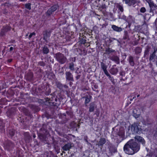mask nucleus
<instances>
[{
	"instance_id": "nucleus-7",
	"label": "nucleus",
	"mask_w": 157,
	"mask_h": 157,
	"mask_svg": "<svg viewBox=\"0 0 157 157\" xmlns=\"http://www.w3.org/2000/svg\"><path fill=\"white\" fill-rule=\"evenodd\" d=\"M66 78L67 80L71 81H74L72 74L70 71H67L65 73Z\"/></svg>"
},
{
	"instance_id": "nucleus-63",
	"label": "nucleus",
	"mask_w": 157,
	"mask_h": 157,
	"mask_svg": "<svg viewBox=\"0 0 157 157\" xmlns=\"http://www.w3.org/2000/svg\"><path fill=\"white\" fill-rule=\"evenodd\" d=\"M19 0L20 1H25V0Z\"/></svg>"
},
{
	"instance_id": "nucleus-56",
	"label": "nucleus",
	"mask_w": 157,
	"mask_h": 157,
	"mask_svg": "<svg viewBox=\"0 0 157 157\" xmlns=\"http://www.w3.org/2000/svg\"><path fill=\"white\" fill-rule=\"evenodd\" d=\"M31 33L32 34V35H35V34H36L34 32H33Z\"/></svg>"
},
{
	"instance_id": "nucleus-53",
	"label": "nucleus",
	"mask_w": 157,
	"mask_h": 157,
	"mask_svg": "<svg viewBox=\"0 0 157 157\" xmlns=\"http://www.w3.org/2000/svg\"><path fill=\"white\" fill-rule=\"evenodd\" d=\"M33 35H32V34H31V33L30 35H29V39H30L32 37V36H33Z\"/></svg>"
},
{
	"instance_id": "nucleus-50",
	"label": "nucleus",
	"mask_w": 157,
	"mask_h": 157,
	"mask_svg": "<svg viewBox=\"0 0 157 157\" xmlns=\"http://www.w3.org/2000/svg\"><path fill=\"white\" fill-rule=\"evenodd\" d=\"M80 76L81 75H78L76 77V79L78 80V79H79L80 78Z\"/></svg>"
},
{
	"instance_id": "nucleus-40",
	"label": "nucleus",
	"mask_w": 157,
	"mask_h": 157,
	"mask_svg": "<svg viewBox=\"0 0 157 157\" xmlns=\"http://www.w3.org/2000/svg\"><path fill=\"white\" fill-rule=\"evenodd\" d=\"M118 9L121 12H123V7L120 5H119L118 6Z\"/></svg>"
},
{
	"instance_id": "nucleus-42",
	"label": "nucleus",
	"mask_w": 157,
	"mask_h": 157,
	"mask_svg": "<svg viewBox=\"0 0 157 157\" xmlns=\"http://www.w3.org/2000/svg\"><path fill=\"white\" fill-rule=\"evenodd\" d=\"M66 113L68 115V116H69L71 117H72V113L70 112L67 111L66 112Z\"/></svg>"
},
{
	"instance_id": "nucleus-59",
	"label": "nucleus",
	"mask_w": 157,
	"mask_h": 157,
	"mask_svg": "<svg viewBox=\"0 0 157 157\" xmlns=\"http://www.w3.org/2000/svg\"><path fill=\"white\" fill-rule=\"evenodd\" d=\"M106 26V25H105V24H103V25H102V27L103 28L104 26Z\"/></svg>"
},
{
	"instance_id": "nucleus-4",
	"label": "nucleus",
	"mask_w": 157,
	"mask_h": 157,
	"mask_svg": "<svg viewBox=\"0 0 157 157\" xmlns=\"http://www.w3.org/2000/svg\"><path fill=\"white\" fill-rule=\"evenodd\" d=\"M14 146V144L10 140L6 141L4 144V148L8 151L12 150Z\"/></svg>"
},
{
	"instance_id": "nucleus-49",
	"label": "nucleus",
	"mask_w": 157,
	"mask_h": 157,
	"mask_svg": "<svg viewBox=\"0 0 157 157\" xmlns=\"http://www.w3.org/2000/svg\"><path fill=\"white\" fill-rule=\"evenodd\" d=\"M102 9H105L106 8V6L105 4L101 6V7Z\"/></svg>"
},
{
	"instance_id": "nucleus-22",
	"label": "nucleus",
	"mask_w": 157,
	"mask_h": 157,
	"mask_svg": "<svg viewBox=\"0 0 157 157\" xmlns=\"http://www.w3.org/2000/svg\"><path fill=\"white\" fill-rule=\"evenodd\" d=\"M43 52L44 54H47L49 52V50L47 46H44L43 48Z\"/></svg>"
},
{
	"instance_id": "nucleus-35",
	"label": "nucleus",
	"mask_w": 157,
	"mask_h": 157,
	"mask_svg": "<svg viewBox=\"0 0 157 157\" xmlns=\"http://www.w3.org/2000/svg\"><path fill=\"white\" fill-rule=\"evenodd\" d=\"M128 33L127 31H125L124 32V39L125 40L128 39Z\"/></svg>"
},
{
	"instance_id": "nucleus-33",
	"label": "nucleus",
	"mask_w": 157,
	"mask_h": 157,
	"mask_svg": "<svg viewBox=\"0 0 157 157\" xmlns=\"http://www.w3.org/2000/svg\"><path fill=\"white\" fill-rule=\"evenodd\" d=\"M101 68L103 69V71L106 70L107 66L105 63L103 62H102L101 63Z\"/></svg>"
},
{
	"instance_id": "nucleus-19",
	"label": "nucleus",
	"mask_w": 157,
	"mask_h": 157,
	"mask_svg": "<svg viewBox=\"0 0 157 157\" xmlns=\"http://www.w3.org/2000/svg\"><path fill=\"white\" fill-rule=\"evenodd\" d=\"M38 137L41 140H45L46 136L44 134L39 133L38 134Z\"/></svg>"
},
{
	"instance_id": "nucleus-28",
	"label": "nucleus",
	"mask_w": 157,
	"mask_h": 157,
	"mask_svg": "<svg viewBox=\"0 0 157 157\" xmlns=\"http://www.w3.org/2000/svg\"><path fill=\"white\" fill-rule=\"evenodd\" d=\"M149 5L151 8V10H154L156 6L154 3L151 2H150V3H149Z\"/></svg>"
},
{
	"instance_id": "nucleus-9",
	"label": "nucleus",
	"mask_w": 157,
	"mask_h": 157,
	"mask_svg": "<svg viewBox=\"0 0 157 157\" xmlns=\"http://www.w3.org/2000/svg\"><path fill=\"white\" fill-rule=\"evenodd\" d=\"M114 136L115 137V139L116 140L117 143H120L123 140L124 137V136L118 135H115Z\"/></svg>"
},
{
	"instance_id": "nucleus-60",
	"label": "nucleus",
	"mask_w": 157,
	"mask_h": 157,
	"mask_svg": "<svg viewBox=\"0 0 157 157\" xmlns=\"http://www.w3.org/2000/svg\"><path fill=\"white\" fill-rule=\"evenodd\" d=\"M36 135L35 134H33V138H35L36 137Z\"/></svg>"
},
{
	"instance_id": "nucleus-51",
	"label": "nucleus",
	"mask_w": 157,
	"mask_h": 157,
	"mask_svg": "<svg viewBox=\"0 0 157 157\" xmlns=\"http://www.w3.org/2000/svg\"><path fill=\"white\" fill-rule=\"evenodd\" d=\"M12 59H8L7 61L9 63H10L11 62H12Z\"/></svg>"
},
{
	"instance_id": "nucleus-52",
	"label": "nucleus",
	"mask_w": 157,
	"mask_h": 157,
	"mask_svg": "<svg viewBox=\"0 0 157 157\" xmlns=\"http://www.w3.org/2000/svg\"><path fill=\"white\" fill-rule=\"evenodd\" d=\"M94 87L95 88V89H97L98 87V86L95 85L94 86Z\"/></svg>"
},
{
	"instance_id": "nucleus-46",
	"label": "nucleus",
	"mask_w": 157,
	"mask_h": 157,
	"mask_svg": "<svg viewBox=\"0 0 157 157\" xmlns=\"http://www.w3.org/2000/svg\"><path fill=\"white\" fill-rule=\"evenodd\" d=\"M113 149V148L111 147H110L109 148V150L111 151V153H112V152H115V151H112V149Z\"/></svg>"
},
{
	"instance_id": "nucleus-11",
	"label": "nucleus",
	"mask_w": 157,
	"mask_h": 157,
	"mask_svg": "<svg viewBox=\"0 0 157 157\" xmlns=\"http://www.w3.org/2000/svg\"><path fill=\"white\" fill-rule=\"evenodd\" d=\"M135 138L138 141L141 143L143 145H144L145 144V141L142 137L137 136L135 137Z\"/></svg>"
},
{
	"instance_id": "nucleus-31",
	"label": "nucleus",
	"mask_w": 157,
	"mask_h": 157,
	"mask_svg": "<svg viewBox=\"0 0 157 157\" xmlns=\"http://www.w3.org/2000/svg\"><path fill=\"white\" fill-rule=\"evenodd\" d=\"M145 123L147 124H150L152 123V121L149 118H147L145 121Z\"/></svg>"
},
{
	"instance_id": "nucleus-58",
	"label": "nucleus",
	"mask_w": 157,
	"mask_h": 157,
	"mask_svg": "<svg viewBox=\"0 0 157 157\" xmlns=\"http://www.w3.org/2000/svg\"><path fill=\"white\" fill-rule=\"evenodd\" d=\"M62 116H66V114L65 113H63L62 114Z\"/></svg>"
},
{
	"instance_id": "nucleus-16",
	"label": "nucleus",
	"mask_w": 157,
	"mask_h": 157,
	"mask_svg": "<svg viewBox=\"0 0 157 157\" xmlns=\"http://www.w3.org/2000/svg\"><path fill=\"white\" fill-rule=\"evenodd\" d=\"M118 71V69L116 68H112L110 70V72L113 75L116 74Z\"/></svg>"
},
{
	"instance_id": "nucleus-32",
	"label": "nucleus",
	"mask_w": 157,
	"mask_h": 157,
	"mask_svg": "<svg viewBox=\"0 0 157 157\" xmlns=\"http://www.w3.org/2000/svg\"><path fill=\"white\" fill-rule=\"evenodd\" d=\"M135 3V1L134 0H130L128 2V3H127L126 4H128V5L130 6L131 5H133Z\"/></svg>"
},
{
	"instance_id": "nucleus-44",
	"label": "nucleus",
	"mask_w": 157,
	"mask_h": 157,
	"mask_svg": "<svg viewBox=\"0 0 157 157\" xmlns=\"http://www.w3.org/2000/svg\"><path fill=\"white\" fill-rule=\"evenodd\" d=\"M84 140H85V141L87 143V144H91L90 143L88 142V141L87 140V136H85L84 137Z\"/></svg>"
},
{
	"instance_id": "nucleus-47",
	"label": "nucleus",
	"mask_w": 157,
	"mask_h": 157,
	"mask_svg": "<svg viewBox=\"0 0 157 157\" xmlns=\"http://www.w3.org/2000/svg\"><path fill=\"white\" fill-rule=\"evenodd\" d=\"M120 75L121 76H123L125 75L124 72L123 71L120 72Z\"/></svg>"
},
{
	"instance_id": "nucleus-37",
	"label": "nucleus",
	"mask_w": 157,
	"mask_h": 157,
	"mask_svg": "<svg viewBox=\"0 0 157 157\" xmlns=\"http://www.w3.org/2000/svg\"><path fill=\"white\" fill-rule=\"evenodd\" d=\"M25 7L26 8L28 9L29 10H30L31 9V4L30 3H28L26 4L25 5Z\"/></svg>"
},
{
	"instance_id": "nucleus-18",
	"label": "nucleus",
	"mask_w": 157,
	"mask_h": 157,
	"mask_svg": "<svg viewBox=\"0 0 157 157\" xmlns=\"http://www.w3.org/2000/svg\"><path fill=\"white\" fill-rule=\"evenodd\" d=\"M151 49V48L149 46H147L146 48V50L144 52V56L146 57L149 54V52Z\"/></svg>"
},
{
	"instance_id": "nucleus-55",
	"label": "nucleus",
	"mask_w": 157,
	"mask_h": 157,
	"mask_svg": "<svg viewBox=\"0 0 157 157\" xmlns=\"http://www.w3.org/2000/svg\"><path fill=\"white\" fill-rule=\"evenodd\" d=\"M9 4H5V6L6 7H8L9 6Z\"/></svg>"
},
{
	"instance_id": "nucleus-62",
	"label": "nucleus",
	"mask_w": 157,
	"mask_h": 157,
	"mask_svg": "<svg viewBox=\"0 0 157 157\" xmlns=\"http://www.w3.org/2000/svg\"><path fill=\"white\" fill-rule=\"evenodd\" d=\"M109 14L111 15V16H112V15H113V14L112 13H109Z\"/></svg>"
},
{
	"instance_id": "nucleus-30",
	"label": "nucleus",
	"mask_w": 157,
	"mask_h": 157,
	"mask_svg": "<svg viewBox=\"0 0 157 157\" xmlns=\"http://www.w3.org/2000/svg\"><path fill=\"white\" fill-rule=\"evenodd\" d=\"M69 68L71 71H74L75 70L74 64L73 63H71L69 64Z\"/></svg>"
},
{
	"instance_id": "nucleus-12",
	"label": "nucleus",
	"mask_w": 157,
	"mask_h": 157,
	"mask_svg": "<svg viewBox=\"0 0 157 157\" xmlns=\"http://www.w3.org/2000/svg\"><path fill=\"white\" fill-rule=\"evenodd\" d=\"M106 142V140L104 138H101L100 139L99 142H97L96 145L98 146H102Z\"/></svg>"
},
{
	"instance_id": "nucleus-45",
	"label": "nucleus",
	"mask_w": 157,
	"mask_h": 157,
	"mask_svg": "<svg viewBox=\"0 0 157 157\" xmlns=\"http://www.w3.org/2000/svg\"><path fill=\"white\" fill-rule=\"evenodd\" d=\"M39 64L41 66H44L45 65V64L43 62H40L39 63Z\"/></svg>"
},
{
	"instance_id": "nucleus-34",
	"label": "nucleus",
	"mask_w": 157,
	"mask_h": 157,
	"mask_svg": "<svg viewBox=\"0 0 157 157\" xmlns=\"http://www.w3.org/2000/svg\"><path fill=\"white\" fill-rule=\"evenodd\" d=\"M119 18L120 19H123L124 20L127 21L126 17L124 15L120 14L119 16Z\"/></svg>"
},
{
	"instance_id": "nucleus-3",
	"label": "nucleus",
	"mask_w": 157,
	"mask_h": 157,
	"mask_svg": "<svg viewBox=\"0 0 157 157\" xmlns=\"http://www.w3.org/2000/svg\"><path fill=\"white\" fill-rule=\"evenodd\" d=\"M55 57L56 60L61 64H63L65 63L67 59L64 55L61 53L58 52L55 54Z\"/></svg>"
},
{
	"instance_id": "nucleus-54",
	"label": "nucleus",
	"mask_w": 157,
	"mask_h": 157,
	"mask_svg": "<svg viewBox=\"0 0 157 157\" xmlns=\"http://www.w3.org/2000/svg\"><path fill=\"white\" fill-rule=\"evenodd\" d=\"M13 49V48L12 47H10V51H12Z\"/></svg>"
},
{
	"instance_id": "nucleus-41",
	"label": "nucleus",
	"mask_w": 157,
	"mask_h": 157,
	"mask_svg": "<svg viewBox=\"0 0 157 157\" xmlns=\"http://www.w3.org/2000/svg\"><path fill=\"white\" fill-rule=\"evenodd\" d=\"M146 9L144 7H142L140 10V12L141 13H144L146 11Z\"/></svg>"
},
{
	"instance_id": "nucleus-10",
	"label": "nucleus",
	"mask_w": 157,
	"mask_h": 157,
	"mask_svg": "<svg viewBox=\"0 0 157 157\" xmlns=\"http://www.w3.org/2000/svg\"><path fill=\"white\" fill-rule=\"evenodd\" d=\"M50 31H48V30L45 31L44 32V40L46 41L48 38L50 36Z\"/></svg>"
},
{
	"instance_id": "nucleus-8",
	"label": "nucleus",
	"mask_w": 157,
	"mask_h": 157,
	"mask_svg": "<svg viewBox=\"0 0 157 157\" xmlns=\"http://www.w3.org/2000/svg\"><path fill=\"white\" fill-rule=\"evenodd\" d=\"M72 144L71 143H67L62 147V149L63 151H69L72 147Z\"/></svg>"
},
{
	"instance_id": "nucleus-20",
	"label": "nucleus",
	"mask_w": 157,
	"mask_h": 157,
	"mask_svg": "<svg viewBox=\"0 0 157 157\" xmlns=\"http://www.w3.org/2000/svg\"><path fill=\"white\" fill-rule=\"evenodd\" d=\"M4 127V125L3 122L1 121H0V132H4L5 131Z\"/></svg>"
},
{
	"instance_id": "nucleus-29",
	"label": "nucleus",
	"mask_w": 157,
	"mask_h": 157,
	"mask_svg": "<svg viewBox=\"0 0 157 157\" xmlns=\"http://www.w3.org/2000/svg\"><path fill=\"white\" fill-rule=\"evenodd\" d=\"M115 51V50H112L110 48H106L105 50V52H106V53L107 54H109L111 53L114 52Z\"/></svg>"
},
{
	"instance_id": "nucleus-13",
	"label": "nucleus",
	"mask_w": 157,
	"mask_h": 157,
	"mask_svg": "<svg viewBox=\"0 0 157 157\" xmlns=\"http://www.w3.org/2000/svg\"><path fill=\"white\" fill-rule=\"evenodd\" d=\"M10 30V28L8 26H6L5 27H3L1 31V35L2 36H3L5 35V33Z\"/></svg>"
},
{
	"instance_id": "nucleus-14",
	"label": "nucleus",
	"mask_w": 157,
	"mask_h": 157,
	"mask_svg": "<svg viewBox=\"0 0 157 157\" xmlns=\"http://www.w3.org/2000/svg\"><path fill=\"white\" fill-rule=\"evenodd\" d=\"M112 28L114 31L117 32H120L122 30V29L121 27H119L114 25L112 26Z\"/></svg>"
},
{
	"instance_id": "nucleus-27",
	"label": "nucleus",
	"mask_w": 157,
	"mask_h": 157,
	"mask_svg": "<svg viewBox=\"0 0 157 157\" xmlns=\"http://www.w3.org/2000/svg\"><path fill=\"white\" fill-rule=\"evenodd\" d=\"M95 107V104L94 103L90 104L89 108V111L92 112L94 111Z\"/></svg>"
},
{
	"instance_id": "nucleus-5",
	"label": "nucleus",
	"mask_w": 157,
	"mask_h": 157,
	"mask_svg": "<svg viewBox=\"0 0 157 157\" xmlns=\"http://www.w3.org/2000/svg\"><path fill=\"white\" fill-rule=\"evenodd\" d=\"M58 7V5H55L50 8L46 12V16L47 17L50 16L54 11L57 9Z\"/></svg>"
},
{
	"instance_id": "nucleus-1",
	"label": "nucleus",
	"mask_w": 157,
	"mask_h": 157,
	"mask_svg": "<svg viewBox=\"0 0 157 157\" xmlns=\"http://www.w3.org/2000/svg\"><path fill=\"white\" fill-rule=\"evenodd\" d=\"M140 149V146L134 140L128 141L124 146V151L128 155H133L137 152Z\"/></svg>"
},
{
	"instance_id": "nucleus-26",
	"label": "nucleus",
	"mask_w": 157,
	"mask_h": 157,
	"mask_svg": "<svg viewBox=\"0 0 157 157\" xmlns=\"http://www.w3.org/2000/svg\"><path fill=\"white\" fill-rule=\"evenodd\" d=\"M9 135L11 137L14 136L15 133V131L13 129L10 130L8 132Z\"/></svg>"
},
{
	"instance_id": "nucleus-15",
	"label": "nucleus",
	"mask_w": 157,
	"mask_h": 157,
	"mask_svg": "<svg viewBox=\"0 0 157 157\" xmlns=\"http://www.w3.org/2000/svg\"><path fill=\"white\" fill-rule=\"evenodd\" d=\"M111 59L115 62L119 64L120 63L119 58L117 56H113L111 58Z\"/></svg>"
},
{
	"instance_id": "nucleus-48",
	"label": "nucleus",
	"mask_w": 157,
	"mask_h": 157,
	"mask_svg": "<svg viewBox=\"0 0 157 157\" xmlns=\"http://www.w3.org/2000/svg\"><path fill=\"white\" fill-rule=\"evenodd\" d=\"M3 12L5 14H7V13L8 12L7 11L6 8L4 9Z\"/></svg>"
},
{
	"instance_id": "nucleus-36",
	"label": "nucleus",
	"mask_w": 157,
	"mask_h": 157,
	"mask_svg": "<svg viewBox=\"0 0 157 157\" xmlns=\"http://www.w3.org/2000/svg\"><path fill=\"white\" fill-rule=\"evenodd\" d=\"M136 110L135 109L133 110V116L136 118H138L139 117V114L135 113V112H136Z\"/></svg>"
},
{
	"instance_id": "nucleus-23",
	"label": "nucleus",
	"mask_w": 157,
	"mask_h": 157,
	"mask_svg": "<svg viewBox=\"0 0 157 157\" xmlns=\"http://www.w3.org/2000/svg\"><path fill=\"white\" fill-rule=\"evenodd\" d=\"M27 78L29 80L32 79L33 78V74L31 72H29L28 73L27 75Z\"/></svg>"
},
{
	"instance_id": "nucleus-17",
	"label": "nucleus",
	"mask_w": 157,
	"mask_h": 157,
	"mask_svg": "<svg viewBox=\"0 0 157 157\" xmlns=\"http://www.w3.org/2000/svg\"><path fill=\"white\" fill-rule=\"evenodd\" d=\"M128 60L129 62V64L131 66H134L135 63L134 61L133 57L132 56H129Z\"/></svg>"
},
{
	"instance_id": "nucleus-57",
	"label": "nucleus",
	"mask_w": 157,
	"mask_h": 157,
	"mask_svg": "<svg viewBox=\"0 0 157 157\" xmlns=\"http://www.w3.org/2000/svg\"><path fill=\"white\" fill-rule=\"evenodd\" d=\"M100 0H96L95 1V2H96V3H97L98 2H99L100 1Z\"/></svg>"
},
{
	"instance_id": "nucleus-64",
	"label": "nucleus",
	"mask_w": 157,
	"mask_h": 157,
	"mask_svg": "<svg viewBox=\"0 0 157 157\" xmlns=\"http://www.w3.org/2000/svg\"><path fill=\"white\" fill-rule=\"evenodd\" d=\"M139 96H140V95H139H139H138L137 96V97H139Z\"/></svg>"
},
{
	"instance_id": "nucleus-21",
	"label": "nucleus",
	"mask_w": 157,
	"mask_h": 157,
	"mask_svg": "<svg viewBox=\"0 0 157 157\" xmlns=\"http://www.w3.org/2000/svg\"><path fill=\"white\" fill-rule=\"evenodd\" d=\"M24 136L25 140H29L31 138V136L29 135L28 132H26L24 133Z\"/></svg>"
},
{
	"instance_id": "nucleus-39",
	"label": "nucleus",
	"mask_w": 157,
	"mask_h": 157,
	"mask_svg": "<svg viewBox=\"0 0 157 157\" xmlns=\"http://www.w3.org/2000/svg\"><path fill=\"white\" fill-rule=\"evenodd\" d=\"M105 74L108 76L109 77V78H111H111L110 77V75L109 73L107 71V70H106L103 71Z\"/></svg>"
},
{
	"instance_id": "nucleus-25",
	"label": "nucleus",
	"mask_w": 157,
	"mask_h": 157,
	"mask_svg": "<svg viewBox=\"0 0 157 157\" xmlns=\"http://www.w3.org/2000/svg\"><path fill=\"white\" fill-rule=\"evenodd\" d=\"M91 98V96L90 95L86 97H85V104H86L89 103L90 101Z\"/></svg>"
},
{
	"instance_id": "nucleus-43",
	"label": "nucleus",
	"mask_w": 157,
	"mask_h": 157,
	"mask_svg": "<svg viewBox=\"0 0 157 157\" xmlns=\"http://www.w3.org/2000/svg\"><path fill=\"white\" fill-rule=\"evenodd\" d=\"M81 43L85 44L86 42V40L83 38L81 40Z\"/></svg>"
},
{
	"instance_id": "nucleus-38",
	"label": "nucleus",
	"mask_w": 157,
	"mask_h": 157,
	"mask_svg": "<svg viewBox=\"0 0 157 157\" xmlns=\"http://www.w3.org/2000/svg\"><path fill=\"white\" fill-rule=\"evenodd\" d=\"M155 52H153L152 54H151L149 60H152L155 57Z\"/></svg>"
},
{
	"instance_id": "nucleus-2",
	"label": "nucleus",
	"mask_w": 157,
	"mask_h": 157,
	"mask_svg": "<svg viewBox=\"0 0 157 157\" xmlns=\"http://www.w3.org/2000/svg\"><path fill=\"white\" fill-rule=\"evenodd\" d=\"M112 134L113 136L115 135H120V136H124V131L123 127H121L118 128L116 126L113 128Z\"/></svg>"
},
{
	"instance_id": "nucleus-6",
	"label": "nucleus",
	"mask_w": 157,
	"mask_h": 157,
	"mask_svg": "<svg viewBox=\"0 0 157 157\" xmlns=\"http://www.w3.org/2000/svg\"><path fill=\"white\" fill-rule=\"evenodd\" d=\"M131 131L133 134H136L139 132V128L137 124H134L132 125Z\"/></svg>"
},
{
	"instance_id": "nucleus-24",
	"label": "nucleus",
	"mask_w": 157,
	"mask_h": 157,
	"mask_svg": "<svg viewBox=\"0 0 157 157\" xmlns=\"http://www.w3.org/2000/svg\"><path fill=\"white\" fill-rule=\"evenodd\" d=\"M142 51L141 48L140 47H137L135 49V54H138L141 53Z\"/></svg>"
},
{
	"instance_id": "nucleus-61",
	"label": "nucleus",
	"mask_w": 157,
	"mask_h": 157,
	"mask_svg": "<svg viewBox=\"0 0 157 157\" xmlns=\"http://www.w3.org/2000/svg\"><path fill=\"white\" fill-rule=\"evenodd\" d=\"M67 122V121H63V122H62L61 123H62V124H63V123H65L66 122Z\"/></svg>"
}]
</instances>
